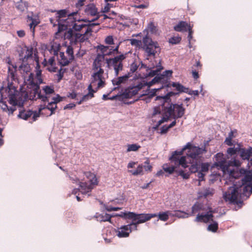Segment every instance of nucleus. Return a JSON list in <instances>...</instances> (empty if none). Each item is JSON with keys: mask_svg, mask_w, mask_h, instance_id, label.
<instances>
[{"mask_svg": "<svg viewBox=\"0 0 252 252\" xmlns=\"http://www.w3.org/2000/svg\"><path fill=\"white\" fill-rule=\"evenodd\" d=\"M230 158L231 159L227 160L222 153H217L214 157V166L220 169L224 174H228L231 180L244 176L241 179L242 185L240 189L234 184L223 195L226 201L236 203L239 206L242 203V201L238 199L239 197L247 199L252 193V170L244 168H241L239 170L232 169L231 167L240 166L242 162L235 157L229 156L228 158Z\"/></svg>", "mask_w": 252, "mask_h": 252, "instance_id": "1", "label": "nucleus"}, {"mask_svg": "<svg viewBox=\"0 0 252 252\" xmlns=\"http://www.w3.org/2000/svg\"><path fill=\"white\" fill-rule=\"evenodd\" d=\"M174 94L172 92L168 93L164 96H158L156 100L160 101L161 104L158 107L154 108L153 113V116L160 114L162 111L163 116L161 119L158 122L157 126H160L164 122H167L169 118L174 119L180 118L185 114V109L183 107V104L170 103L169 97Z\"/></svg>", "mask_w": 252, "mask_h": 252, "instance_id": "2", "label": "nucleus"}, {"mask_svg": "<svg viewBox=\"0 0 252 252\" xmlns=\"http://www.w3.org/2000/svg\"><path fill=\"white\" fill-rule=\"evenodd\" d=\"M206 152L204 147L200 148L193 146L190 143H188L181 151L174 152L171 158L175 164L181 165V167L186 168L190 163L191 165L200 158L202 155Z\"/></svg>", "mask_w": 252, "mask_h": 252, "instance_id": "3", "label": "nucleus"}, {"mask_svg": "<svg viewBox=\"0 0 252 252\" xmlns=\"http://www.w3.org/2000/svg\"><path fill=\"white\" fill-rule=\"evenodd\" d=\"M35 69V75L30 73L26 82L27 87L32 90L29 94L30 99L32 100L40 99L43 102L48 101L47 95L53 94L54 92V89L48 86L44 87L42 90L45 95L42 94L39 85L43 83V82L41 77L42 71L39 69L38 63L37 64Z\"/></svg>", "mask_w": 252, "mask_h": 252, "instance_id": "4", "label": "nucleus"}, {"mask_svg": "<svg viewBox=\"0 0 252 252\" xmlns=\"http://www.w3.org/2000/svg\"><path fill=\"white\" fill-rule=\"evenodd\" d=\"M158 77H155L151 81L147 82L145 80L138 81L133 85L130 86L126 89L123 93L126 98H131L136 94H139L140 97L147 95L148 97H153L158 90L161 88L150 89V87L157 81Z\"/></svg>", "mask_w": 252, "mask_h": 252, "instance_id": "5", "label": "nucleus"}, {"mask_svg": "<svg viewBox=\"0 0 252 252\" xmlns=\"http://www.w3.org/2000/svg\"><path fill=\"white\" fill-rule=\"evenodd\" d=\"M87 180L84 182L80 181L76 175L71 174L69 178L73 183L78 184L79 186L78 189H74L72 190V194H76L78 191L82 194H86L90 192L98 184V181L95 175L90 172H86L84 173Z\"/></svg>", "mask_w": 252, "mask_h": 252, "instance_id": "6", "label": "nucleus"}, {"mask_svg": "<svg viewBox=\"0 0 252 252\" xmlns=\"http://www.w3.org/2000/svg\"><path fill=\"white\" fill-rule=\"evenodd\" d=\"M198 213L194 220L196 222H208L210 220L213 221V215L211 208L207 204H204L200 202H196L191 208V212L189 216Z\"/></svg>", "mask_w": 252, "mask_h": 252, "instance_id": "7", "label": "nucleus"}, {"mask_svg": "<svg viewBox=\"0 0 252 252\" xmlns=\"http://www.w3.org/2000/svg\"><path fill=\"white\" fill-rule=\"evenodd\" d=\"M143 49L146 60L156 59L157 55L160 53V48L157 42L153 41L151 38L145 36L142 39Z\"/></svg>", "mask_w": 252, "mask_h": 252, "instance_id": "8", "label": "nucleus"}, {"mask_svg": "<svg viewBox=\"0 0 252 252\" xmlns=\"http://www.w3.org/2000/svg\"><path fill=\"white\" fill-rule=\"evenodd\" d=\"M93 73L92 75L91 82L90 85L92 87L96 86V89L103 87L105 84V78L103 76L104 70L101 67L99 61L95 60L93 65Z\"/></svg>", "mask_w": 252, "mask_h": 252, "instance_id": "9", "label": "nucleus"}, {"mask_svg": "<svg viewBox=\"0 0 252 252\" xmlns=\"http://www.w3.org/2000/svg\"><path fill=\"white\" fill-rule=\"evenodd\" d=\"M226 153L227 158L230 156L235 157L237 159H238L237 155V154L238 153L242 160H247L249 161L252 155V147H249L248 149L242 148L240 144H238L236 147L228 148Z\"/></svg>", "mask_w": 252, "mask_h": 252, "instance_id": "10", "label": "nucleus"}, {"mask_svg": "<svg viewBox=\"0 0 252 252\" xmlns=\"http://www.w3.org/2000/svg\"><path fill=\"white\" fill-rule=\"evenodd\" d=\"M127 53L121 54L113 58L106 59V63L107 66L114 70L115 75L118 76L120 71L123 69V61L126 58Z\"/></svg>", "mask_w": 252, "mask_h": 252, "instance_id": "11", "label": "nucleus"}, {"mask_svg": "<svg viewBox=\"0 0 252 252\" xmlns=\"http://www.w3.org/2000/svg\"><path fill=\"white\" fill-rule=\"evenodd\" d=\"M99 25V23H92L87 25L83 24L81 21H74L72 28L76 31H82V34L88 37L91 35L92 32H96L98 31V29H94V28Z\"/></svg>", "mask_w": 252, "mask_h": 252, "instance_id": "12", "label": "nucleus"}, {"mask_svg": "<svg viewBox=\"0 0 252 252\" xmlns=\"http://www.w3.org/2000/svg\"><path fill=\"white\" fill-rule=\"evenodd\" d=\"M209 166L210 164L208 163H201L198 161H196L190 166L189 170L191 173H197L198 185H200L201 181L204 180V173L208 171Z\"/></svg>", "mask_w": 252, "mask_h": 252, "instance_id": "13", "label": "nucleus"}, {"mask_svg": "<svg viewBox=\"0 0 252 252\" xmlns=\"http://www.w3.org/2000/svg\"><path fill=\"white\" fill-rule=\"evenodd\" d=\"M130 219L132 221L131 225L133 227L134 230L137 229V225L150 220L151 219L157 216V214H136L134 212L129 213Z\"/></svg>", "mask_w": 252, "mask_h": 252, "instance_id": "14", "label": "nucleus"}, {"mask_svg": "<svg viewBox=\"0 0 252 252\" xmlns=\"http://www.w3.org/2000/svg\"><path fill=\"white\" fill-rule=\"evenodd\" d=\"M8 102L11 105V106H8L6 102H1L0 107L1 109L7 113L9 115L13 114V112L16 110L15 106L19 105L22 106L23 102H19L17 100V96L15 94L10 95L9 96Z\"/></svg>", "mask_w": 252, "mask_h": 252, "instance_id": "15", "label": "nucleus"}, {"mask_svg": "<svg viewBox=\"0 0 252 252\" xmlns=\"http://www.w3.org/2000/svg\"><path fill=\"white\" fill-rule=\"evenodd\" d=\"M171 158L172 156L169 158V159L171 161V163L170 164L166 163L162 165V169L163 170L169 174H172L174 172H177L179 175L182 176L184 179H188L189 176V173H185L182 169L178 170L177 168L180 166H181V165L175 164L174 161H172L171 159Z\"/></svg>", "mask_w": 252, "mask_h": 252, "instance_id": "16", "label": "nucleus"}, {"mask_svg": "<svg viewBox=\"0 0 252 252\" xmlns=\"http://www.w3.org/2000/svg\"><path fill=\"white\" fill-rule=\"evenodd\" d=\"M50 21L51 23L53 25V26H58V29L60 32L65 30L68 28L70 29L74 21L73 18V13L69 14L68 17L63 19L62 21H58V23H54L53 18H50Z\"/></svg>", "mask_w": 252, "mask_h": 252, "instance_id": "17", "label": "nucleus"}, {"mask_svg": "<svg viewBox=\"0 0 252 252\" xmlns=\"http://www.w3.org/2000/svg\"><path fill=\"white\" fill-rule=\"evenodd\" d=\"M62 100L63 99L62 97H61L58 94L56 96L53 97L52 98V101L51 102H49V101H48V103L47 105H40L38 108L39 113L41 112V111L44 109H47L51 111L50 115H52L54 113V112L57 108V103L62 101Z\"/></svg>", "mask_w": 252, "mask_h": 252, "instance_id": "18", "label": "nucleus"}, {"mask_svg": "<svg viewBox=\"0 0 252 252\" xmlns=\"http://www.w3.org/2000/svg\"><path fill=\"white\" fill-rule=\"evenodd\" d=\"M27 22H30L29 26L33 34L35 27L40 22L39 15L33 12H29L27 16Z\"/></svg>", "mask_w": 252, "mask_h": 252, "instance_id": "19", "label": "nucleus"}, {"mask_svg": "<svg viewBox=\"0 0 252 252\" xmlns=\"http://www.w3.org/2000/svg\"><path fill=\"white\" fill-rule=\"evenodd\" d=\"M132 230H134L133 227L129 223L127 225H123L119 228L117 231V235L119 238L127 237Z\"/></svg>", "mask_w": 252, "mask_h": 252, "instance_id": "20", "label": "nucleus"}, {"mask_svg": "<svg viewBox=\"0 0 252 252\" xmlns=\"http://www.w3.org/2000/svg\"><path fill=\"white\" fill-rule=\"evenodd\" d=\"M84 11L85 14L87 15H90L92 16H97L95 18L90 21V23H92V22H94L95 20L98 19L99 17V16L97 15V9L93 3H91L87 5Z\"/></svg>", "mask_w": 252, "mask_h": 252, "instance_id": "21", "label": "nucleus"}, {"mask_svg": "<svg viewBox=\"0 0 252 252\" xmlns=\"http://www.w3.org/2000/svg\"><path fill=\"white\" fill-rule=\"evenodd\" d=\"M149 66L153 69L150 72V75L151 76H155L158 74V72L163 69L160 60L158 61L155 60V63H152L151 64L149 65Z\"/></svg>", "mask_w": 252, "mask_h": 252, "instance_id": "22", "label": "nucleus"}, {"mask_svg": "<svg viewBox=\"0 0 252 252\" xmlns=\"http://www.w3.org/2000/svg\"><path fill=\"white\" fill-rule=\"evenodd\" d=\"M130 76V73H128L125 75L115 78L112 80V84L114 86H117L118 88L121 84L126 83ZM116 88L117 87L115 88L114 89Z\"/></svg>", "mask_w": 252, "mask_h": 252, "instance_id": "23", "label": "nucleus"}, {"mask_svg": "<svg viewBox=\"0 0 252 252\" xmlns=\"http://www.w3.org/2000/svg\"><path fill=\"white\" fill-rule=\"evenodd\" d=\"M189 27H191L190 25L186 22L181 21L174 26V29L177 32H185L188 31Z\"/></svg>", "mask_w": 252, "mask_h": 252, "instance_id": "24", "label": "nucleus"}, {"mask_svg": "<svg viewBox=\"0 0 252 252\" xmlns=\"http://www.w3.org/2000/svg\"><path fill=\"white\" fill-rule=\"evenodd\" d=\"M58 60L60 64L62 66L67 65L70 62V60L68 57H66L64 52H60L59 56H58Z\"/></svg>", "mask_w": 252, "mask_h": 252, "instance_id": "25", "label": "nucleus"}, {"mask_svg": "<svg viewBox=\"0 0 252 252\" xmlns=\"http://www.w3.org/2000/svg\"><path fill=\"white\" fill-rule=\"evenodd\" d=\"M68 14L65 10H61L57 12L56 16L54 19V22L55 23H58L59 21H62L63 19L68 17Z\"/></svg>", "mask_w": 252, "mask_h": 252, "instance_id": "26", "label": "nucleus"}, {"mask_svg": "<svg viewBox=\"0 0 252 252\" xmlns=\"http://www.w3.org/2000/svg\"><path fill=\"white\" fill-rule=\"evenodd\" d=\"M88 90L89 91V93L83 95L82 97V101H86L90 98H92L94 97V93H95L97 91V90H94L93 89V87H92V85H89L88 87Z\"/></svg>", "mask_w": 252, "mask_h": 252, "instance_id": "27", "label": "nucleus"}, {"mask_svg": "<svg viewBox=\"0 0 252 252\" xmlns=\"http://www.w3.org/2000/svg\"><path fill=\"white\" fill-rule=\"evenodd\" d=\"M95 217L97 220L99 221H110L111 218V216L108 214H99L96 213Z\"/></svg>", "mask_w": 252, "mask_h": 252, "instance_id": "28", "label": "nucleus"}, {"mask_svg": "<svg viewBox=\"0 0 252 252\" xmlns=\"http://www.w3.org/2000/svg\"><path fill=\"white\" fill-rule=\"evenodd\" d=\"M61 47V45L59 43L54 41L51 43V48L49 51L54 55L58 56V52L60 50Z\"/></svg>", "mask_w": 252, "mask_h": 252, "instance_id": "29", "label": "nucleus"}, {"mask_svg": "<svg viewBox=\"0 0 252 252\" xmlns=\"http://www.w3.org/2000/svg\"><path fill=\"white\" fill-rule=\"evenodd\" d=\"M214 193V189L212 188H206L200 192V197L208 198L212 196Z\"/></svg>", "mask_w": 252, "mask_h": 252, "instance_id": "30", "label": "nucleus"}, {"mask_svg": "<svg viewBox=\"0 0 252 252\" xmlns=\"http://www.w3.org/2000/svg\"><path fill=\"white\" fill-rule=\"evenodd\" d=\"M171 86L175 88L176 90L179 93H188V88L185 87L179 83L173 82Z\"/></svg>", "mask_w": 252, "mask_h": 252, "instance_id": "31", "label": "nucleus"}, {"mask_svg": "<svg viewBox=\"0 0 252 252\" xmlns=\"http://www.w3.org/2000/svg\"><path fill=\"white\" fill-rule=\"evenodd\" d=\"M157 216L158 217V220L162 221H166L169 218V216L172 215L171 212L168 211L166 212H159L157 214Z\"/></svg>", "mask_w": 252, "mask_h": 252, "instance_id": "32", "label": "nucleus"}, {"mask_svg": "<svg viewBox=\"0 0 252 252\" xmlns=\"http://www.w3.org/2000/svg\"><path fill=\"white\" fill-rule=\"evenodd\" d=\"M33 114V111L31 110H20L19 112V114L18 115V117L20 118H21L24 120H27L29 117L32 116Z\"/></svg>", "mask_w": 252, "mask_h": 252, "instance_id": "33", "label": "nucleus"}, {"mask_svg": "<svg viewBox=\"0 0 252 252\" xmlns=\"http://www.w3.org/2000/svg\"><path fill=\"white\" fill-rule=\"evenodd\" d=\"M171 216L184 219L189 217V214L181 211H175L174 213H172Z\"/></svg>", "mask_w": 252, "mask_h": 252, "instance_id": "34", "label": "nucleus"}, {"mask_svg": "<svg viewBox=\"0 0 252 252\" xmlns=\"http://www.w3.org/2000/svg\"><path fill=\"white\" fill-rule=\"evenodd\" d=\"M16 6L21 12H23L28 8V4L27 2L20 1L17 3Z\"/></svg>", "mask_w": 252, "mask_h": 252, "instance_id": "35", "label": "nucleus"}, {"mask_svg": "<svg viewBox=\"0 0 252 252\" xmlns=\"http://www.w3.org/2000/svg\"><path fill=\"white\" fill-rule=\"evenodd\" d=\"M127 150H126V152H136L137 151H138L140 148H141V146L138 145V144H128L127 145Z\"/></svg>", "mask_w": 252, "mask_h": 252, "instance_id": "36", "label": "nucleus"}, {"mask_svg": "<svg viewBox=\"0 0 252 252\" xmlns=\"http://www.w3.org/2000/svg\"><path fill=\"white\" fill-rule=\"evenodd\" d=\"M172 73V70H165V71H164L162 75H161L160 76H158V75L156 76L155 77H157L158 79H157V81H156L154 82V84L157 82L160 81L162 79H163V77H164V76L168 77V76H171Z\"/></svg>", "mask_w": 252, "mask_h": 252, "instance_id": "37", "label": "nucleus"}, {"mask_svg": "<svg viewBox=\"0 0 252 252\" xmlns=\"http://www.w3.org/2000/svg\"><path fill=\"white\" fill-rule=\"evenodd\" d=\"M129 172L135 176L143 174V165H139L136 170H129Z\"/></svg>", "mask_w": 252, "mask_h": 252, "instance_id": "38", "label": "nucleus"}, {"mask_svg": "<svg viewBox=\"0 0 252 252\" xmlns=\"http://www.w3.org/2000/svg\"><path fill=\"white\" fill-rule=\"evenodd\" d=\"M218 228V224L216 221H213V223L210 224L207 228L208 230L215 232Z\"/></svg>", "mask_w": 252, "mask_h": 252, "instance_id": "39", "label": "nucleus"}, {"mask_svg": "<svg viewBox=\"0 0 252 252\" xmlns=\"http://www.w3.org/2000/svg\"><path fill=\"white\" fill-rule=\"evenodd\" d=\"M26 48L27 50L26 52V54L25 55L24 58L26 59H28L32 57L33 54V48L32 47H27Z\"/></svg>", "mask_w": 252, "mask_h": 252, "instance_id": "40", "label": "nucleus"}, {"mask_svg": "<svg viewBox=\"0 0 252 252\" xmlns=\"http://www.w3.org/2000/svg\"><path fill=\"white\" fill-rule=\"evenodd\" d=\"M55 63V58L54 57H50L47 61L45 59L43 62V64L45 66Z\"/></svg>", "mask_w": 252, "mask_h": 252, "instance_id": "41", "label": "nucleus"}, {"mask_svg": "<svg viewBox=\"0 0 252 252\" xmlns=\"http://www.w3.org/2000/svg\"><path fill=\"white\" fill-rule=\"evenodd\" d=\"M66 53L70 60L72 61L74 58L73 48L71 46H68L66 50Z\"/></svg>", "mask_w": 252, "mask_h": 252, "instance_id": "42", "label": "nucleus"}, {"mask_svg": "<svg viewBox=\"0 0 252 252\" xmlns=\"http://www.w3.org/2000/svg\"><path fill=\"white\" fill-rule=\"evenodd\" d=\"M129 213H132V212H122L119 214H116L115 216L120 217L125 219H130V218L129 217V216L130 217Z\"/></svg>", "mask_w": 252, "mask_h": 252, "instance_id": "43", "label": "nucleus"}, {"mask_svg": "<svg viewBox=\"0 0 252 252\" xmlns=\"http://www.w3.org/2000/svg\"><path fill=\"white\" fill-rule=\"evenodd\" d=\"M181 38L179 36H174L169 39V43L172 44H176L180 42Z\"/></svg>", "mask_w": 252, "mask_h": 252, "instance_id": "44", "label": "nucleus"}, {"mask_svg": "<svg viewBox=\"0 0 252 252\" xmlns=\"http://www.w3.org/2000/svg\"><path fill=\"white\" fill-rule=\"evenodd\" d=\"M130 42V44L132 45L135 46L136 47H140L142 45V41L139 40H137L136 39H131L129 40Z\"/></svg>", "mask_w": 252, "mask_h": 252, "instance_id": "45", "label": "nucleus"}, {"mask_svg": "<svg viewBox=\"0 0 252 252\" xmlns=\"http://www.w3.org/2000/svg\"><path fill=\"white\" fill-rule=\"evenodd\" d=\"M109 46H104L102 45L98 46V48L100 49L104 56L109 50Z\"/></svg>", "mask_w": 252, "mask_h": 252, "instance_id": "46", "label": "nucleus"}, {"mask_svg": "<svg viewBox=\"0 0 252 252\" xmlns=\"http://www.w3.org/2000/svg\"><path fill=\"white\" fill-rule=\"evenodd\" d=\"M105 42L106 44L108 45H112L114 44V39L112 35H109L105 37Z\"/></svg>", "mask_w": 252, "mask_h": 252, "instance_id": "47", "label": "nucleus"}, {"mask_svg": "<svg viewBox=\"0 0 252 252\" xmlns=\"http://www.w3.org/2000/svg\"><path fill=\"white\" fill-rule=\"evenodd\" d=\"M46 66L47 67V70L51 72H55L57 71L58 68L56 66V63Z\"/></svg>", "mask_w": 252, "mask_h": 252, "instance_id": "48", "label": "nucleus"}, {"mask_svg": "<svg viewBox=\"0 0 252 252\" xmlns=\"http://www.w3.org/2000/svg\"><path fill=\"white\" fill-rule=\"evenodd\" d=\"M152 168V166L149 164V162L148 160L144 162V165H143V169L144 168L146 171H151Z\"/></svg>", "mask_w": 252, "mask_h": 252, "instance_id": "49", "label": "nucleus"}, {"mask_svg": "<svg viewBox=\"0 0 252 252\" xmlns=\"http://www.w3.org/2000/svg\"><path fill=\"white\" fill-rule=\"evenodd\" d=\"M138 65L135 62L132 63L130 66V70L132 73L134 72L138 68Z\"/></svg>", "mask_w": 252, "mask_h": 252, "instance_id": "50", "label": "nucleus"}, {"mask_svg": "<svg viewBox=\"0 0 252 252\" xmlns=\"http://www.w3.org/2000/svg\"><path fill=\"white\" fill-rule=\"evenodd\" d=\"M64 73V71L63 70L62 68L58 71V73L57 74V76L58 77V82H60L63 77Z\"/></svg>", "mask_w": 252, "mask_h": 252, "instance_id": "51", "label": "nucleus"}, {"mask_svg": "<svg viewBox=\"0 0 252 252\" xmlns=\"http://www.w3.org/2000/svg\"><path fill=\"white\" fill-rule=\"evenodd\" d=\"M112 6V4L107 3L105 6L102 8V12L103 13H106L109 11V9Z\"/></svg>", "mask_w": 252, "mask_h": 252, "instance_id": "52", "label": "nucleus"}, {"mask_svg": "<svg viewBox=\"0 0 252 252\" xmlns=\"http://www.w3.org/2000/svg\"><path fill=\"white\" fill-rule=\"evenodd\" d=\"M188 31H189L188 39V40H189V42L190 44V42L191 41V40L192 38L193 31H192V27H189V29Z\"/></svg>", "mask_w": 252, "mask_h": 252, "instance_id": "53", "label": "nucleus"}, {"mask_svg": "<svg viewBox=\"0 0 252 252\" xmlns=\"http://www.w3.org/2000/svg\"><path fill=\"white\" fill-rule=\"evenodd\" d=\"M77 96V94L75 92H74V91H73L72 92L69 93L67 95V97H69V98H71V99H78L76 98Z\"/></svg>", "mask_w": 252, "mask_h": 252, "instance_id": "54", "label": "nucleus"}, {"mask_svg": "<svg viewBox=\"0 0 252 252\" xmlns=\"http://www.w3.org/2000/svg\"><path fill=\"white\" fill-rule=\"evenodd\" d=\"M107 211L109 212L111 211H116L121 209V208L119 207H113L111 206H108L106 208Z\"/></svg>", "mask_w": 252, "mask_h": 252, "instance_id": "55", "label": "nucleus"}, {"mask_svg": "<svg viewBox=\"0 0 252 252\" xmlns=\"http://www.w3.org/2000/svg\"><path fill=\"white\" fill-rule=\"evenodd\" d=\"M170 128H168V126L164 125L162 126L161 128L160 133L162 134L166 133Z\"/></svg>", "mask_w": 252, "mask_h": 252, "instance_id": "56", "label": "nucleus"}, {"mask_svg": "<svg viewBox=\"0 0 252 252\" xmlns=\"http://www.w3.org/2000/svg\"><path fill=\"white\" fill-rule=\"evenodd\" d=\"M121 42H119L117 45L115 46V48L112 47L113 52H114V53L116 54H119L120 53V52L119 51V48Z\"/></svg>", "mask_w": 252, "mask_h": 252, "instance_id": "57", "label": "nucleus"}, {"mask_svg": "<svg viewBox=\"0 0 252 252\" xmlns=\"http://www.w3.org/2000/svg\"><path fill=\"white\" fill-rule=\"evenodd\" d=\"M86 0H78L77 2L76 3V6L77 8L82 7L84 4V1Z\"/></svg>", "mask_w": 252, "mask_h": 252, "instance_id": "58", "label": "nucleus"}, {"mask_svg": "<svg viewBox=\"0 0 252 252\" xmlns=\"http://www.w3.org/2000/svg\"><path fill=\"white\" fill-rule=\"evenodd\" d=\"M76 105L74 103H69L67 105H66L64 107V109H71L75 107Z\"/></svg>", "mask_w": 252, "mask_h": 252, "instance_id": "59", "label": "nucleus"}, {"mask_svg": "<svg viewBox=\"0 0 252 252\" xmlns=\"http://www.w3.org/2000/svg\"><path fill=\"white\" fill-rule=\"evenodd\" d=\"M224 143L228 146H232L233 145L232 142V139H230L228 137L226 138Z\"/></svg>", "mask_w": 252, "mask_h": 252, "instance_id": "60", "label": "nucleus"}, {"mask_svg": "<svg viewBox=\"0 0 252 252\" xmlns=\"http://www.w3.org/2000/svg\"><path fill=\"white\" fill-rule=\"evenodd\" d=\"M20 67L21 70H23L26 72H28L29 71V66L28 64L24 65V66L21 65Z\"/></svg>", "mask_w": 252, "mask_h": 252, "instance_id": "61", "label": "nucleus"}, {"mask_svg": "<svg viewBox=\"0 0 252 252\" xmlns=\"http://www.w3.org/2000/svg\"><path fill=\"white\" fill-rule=\"evenodd\" d=\"M187 93L189 94L197 96L199 94V91L198 90L189 91L188 89V93Z\"/></svg>", "mask_w": 252, "mask_h": 252, "instance_id": "62", "label": "nucleus"}, {"mask_svg": "<svg viewBox=\"0 0 252 252\" xmlns=\"http://www.w3.org/2000/svg\"><path fill=\"white\" fill-rule=\"evenodd\" d=\"M116 55V54L114 53V52H113V49H112V47H111V48H110V47L109 48V50L107 51V52L106 53V54L104 55L105 56H114Z\"/></svg>", "mask_w": 252, "mask_h": 252, "instance_id": "63", "label": "nucleus"}, {"mask_svg": "<svg viewBox=\"0 0 252 252\" xmlns=\"http://www.w3.org/2000/svg\"><path fill=\"white\" fill-rule=\"evenodd\" d=\"M192 77L194 79H197L199 78V75L198 72L195 70H192Z\"/></svg>", "mask_w": 252, "mask_h": 252, "instance_id": "64", "label": "nucleus"}]
</instances>
